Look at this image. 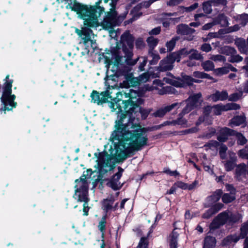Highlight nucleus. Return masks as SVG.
<instances>
[{
    "instance_id": "25",
    "label": "nucleus",
    "mask_w": 248,
    "mask_h": 248,
    "mask_svg": "<svg viewBox=\"0 0 248 248\" xmlns=\"http://www.w3.org/2000/svg\"><path fill=\"white\" fill-rule=\"evenodd\" d=\"M177 31L179 34H188L193 33L195 30L189 28L187 25L182 24L178 26Z\"/></svg>"
},
{
    "instance_id": "7",
    "label": "nucleus",
    "mask_w": 248,
    "mask_h": 248,
    "mask_svg": "<svg viewBox=\"0 0 248 248\" xmlns=\"http://www.w3.org/2000/svg\"><path fill=\"white\" fill-rule=\"evenodd\" d=\"M234 135L236 136L238 144L244 145L247 142V139L242 134L237 133L227 127H224L220 129V134L217 137V140L221 142H224L227 140L228 136Z\"/></svg>"
},
{
    "instance_id": "60",
    "label": "nucleus",
    "mask_w": 248,
    "mask_h": 248,
    "mask_svg": "<svg viewBox=\"0 0 248 248\" xmlns=\"http://www.w3.org/2000/svg\"><path fill=\"white\" fill-rule=\"evenodd\" d=\"M161 31V29L160 27L155 28L154 29L152 30L150 32V34L151 35H157Z\"/></svg>"
},
{
    "instance_id": "10",
    "label": "nucleus",
    "mask_w": 248,
    "mask_h": 248,
    "mask_svg": "<svg viewBox=\"0 0 248 248\" xmlns=\"http://www.w3.org/2000/svg\"><path fill=\"white\" fill-rule=\"evenodd\" d=\"M111 89H114V88L113 86H110L109 85L107 90L102 92L100 94H99L96 91H93L91 95L92 102L94 103L100 104L106 102L108 99L110 98L115 102L113 100L115 98L112 99L111 96V94L112 93V92L110 91Z\"/></svg>"
},
{
    "instance_id": "8",
    "label": "nucleus",
    "mask_w": 248,
    "mask_h": 248,
    "mask_svg": "<svg viewBox=\"0 0 248 248\" xmlns=\"http://www.w3.org/2000/svg\"><path fill=\"white\" fill-rule=\"evenodd\" d=\"M163 81L176 87H183L186 85H191L193 82L200 83L201 82V80L194 79L188 76H184L182 79L175 77L171 78H164Z\"/></svg>"
},
{
    "instance_id": "51",
    "label": "nucleus",
    "mask_w": 248,
    "mask_h": 248,
    "mask_svg": "<svg viewBox=\"0 0 248 248\" xmlns=\"http://www.w3.org/2000/svg\"><path fill=\"white\" fill-rule=\"evenodd\" d=\"M140 59V61H142L141 62L140 66H139V69L140 71H143L144 70V67L146 65L147 62V59L146 57H141L140 58H139Z\"/></svg>"
},
{
    "instance_id": "58",
    "label": "nucleus",
    "mask_w": 248,
    "mask_h": 248,
    "mask_svg": "<svg viewBox=\"0 0 248 248\" xmlns=\"http://www.w3.org/2000/svg\"><path fill=\"white\" fill-rule=\"evenodd\" d=\"M164 172L170 175V176H176L178 175L179 174V173L176 170L171 171L169 169L165 170H164Z\"/></svg>"
},
{
    "instance_id": "18",
    "label": "nucleus",
    "mask_w": 248,
    "mask_h": 248,
    "mask_svg": "<svg viewBox=\"0 0 248 248\" xmlns=\"http://www.w3.org/2000/svg\"><path fill=\"white\" fill-rule=\"evenodd\" d=\"M181 103H175L170 105L167 106L164 108H161L154 113L153 115L156 117H162L164 116L168 112L170 111L176 107H179Z\"/></svg>"
},
{
    "instance_id": "62",
    "label": "nucleus",
    "mask_w": 248,
    "mask_h": 248,
    "mask_svg": "<svg viewBox=\"0 0 248 248\" xmlns=\"http://www.w3.org/2000/svg\"><path fill=\"white\" fill-rule=\"evenodd\" d=\"M203 73L202 72L195 71L193 73V76L197 78H203Z\"/></svg>"
},
{
    "instance_id": "28",
    "label": "nucleus",
    "mask_w": 248,
    "mask_h": 248,
    "mask_svg": "<svg viewBox=\"0 0 248 248\" xmlns=\"http://www.w3.org/2000/svg\"><path fill=\"white\" fill-rule=\"evenodd\" d=\"M178 233L173 231L169 236L170 248H177Z\"/></svg>"
},
{
    "instance_id": "61",
    "label": "nucleus",
    "mask_w": 248,
    "mask_h": 248,
    "mask_svg": "<svg viewBox=\"0 0 248 248\" xmlns=\"http://www.w3.org/2000/svg\"><path fill=\"white\" fill-rule=\"evenodd\" d=\"M198 7V3H195L194 4L186 8V11L187 12H191L196 9Z\"/></svg>"
},
{
    "instance_id": "59",
    "label": "nucleus",
    "mask_w": 248,
    "mask_h": 248,
    "mask_svg": "<svg viewBox=\"0 0 248 248\" xmlns=\"http://www.w3.org/2000/svg\"><path fill=\"white\" fill-rule=\"evenodd\" d=\"M212 109H213V107L210 106H207L204 108L203 113L206 117H207V115L210 114Z\"/></svg>"
},
{
    "instance_id": "29",
    "label": "nucleus",
    "mask_w": 248,
    "mask_h": 248,
    "mask_svg": "<svg viewBox=\"0 0 248 248\" xmlns=\"http://www.w3.org/2000/svg\"><path fill=\"white\" fill-rule=\"evenodd\" d=\"M245 119L243 116H236L231 120L229 124L232 127L239 126L245 121Z\"/></svg>"
},
{
    "instance_id": "17",
    "label": "nucleus",
    "mask_w": 248,
    "mask_h": 248,
    "mask_svg": "<svg viewBox=\"0 0 248 248\" xmlns=\"http://www.w3.org/2000/svg\"><path fill=\"white\" fill-rule=\"evenodd\" d=\"M228 154L229 156V160L223 161L222 163L224 164L225 170L229 171L232 170L236 166L237 157L235 153L231 151H229Z\"/></svg>"
},
{
    "instance_id": "26",
    "label": "nucleus",
    "mask_w": 248,
    "mask_h": 248,
    "mask_svg": "<svg viewBox=\"0 0 248 248\" xmlns=\"http://www.w3.org/2000/svg\"><path fill=\"white\" fill-rule=\"evenodd\" d=\"M223 207V204L222 203H217L214 205L212 208L208 210V212H210V214L209 215H206V214H203L202 215V217L204 218H208L211 216L219 210H220Z\"/></svg>"
},
{
    "instance_id": "23",
    "label": "nucleus",
    "mask_w": 248,
    "mask_h": 248,
    "mask_svg": "<svg viewBox=\"0 0 248 248\" xmlns=\"http://www.w3.org/2000/svg\"><path fill=\"white\" fill-rule=\"evenodd\" d=\"M233 18L241 27L245 26L248 22V15L246 14L236 15L233 16Z\"/></svg>"
},
{
    "instance_id": "33",
    "label": "nucleus",
    "mask_w": 248,
    "mask_h": 248,
    "mask_svg": "<svg viewBox=\"0 0 248 248\" xmlns=\"http://www.w3.org/2000/svg\"><path fill=\"white\" fill-rule=\"evenodd\" d=\"M187 52V54L185 56L187 55L188 54H190L189 59L190 60H200L202 58L201 55L198 52V51L196 50L191 49L190 51H188L186 49H185Z\"/></svg>"
},
{
    "instance_id": "52",
    "label": "nucleus",
    "mask_w": 248,
    "mask_h": 248,
    "mask_svg": "<svg viewBox=\"0 0 248 248\" xmlns=\"http://www.w3.org/2000/svg\"><path fill=\"white\" fill-rule=\"evenodd\" d=\"M227 238L228 240L231 242H233L235 243L237 242L240 239H242L241 237H240V235L238 236L236 234L229 236Z\"/></svg>"
},
{
    "instance_id": "50",
    "label": "nucleus",
    "mask_w": 248,
    "mask_h": 248,
    "mask_svg": "<svg viewBox=\"0 0 248 248\" xmlns=\"http://www.w3.org/2000/svg\"><path fill=\"white\" fill-rule=\"evenodd\" d=\"M227 150V147L225 145H222L220 147V150H219V155L220 156V157L224 159L226 158V152Z\"/></svg>"
},
{
    "instance_id": "9",
    "label": "nucleus",
    "mask_w": 248,
    "mask_h": 248,
    "mask_svg": "<svg viewBox=\"0 0 248 248\" xmlns=\"http://www.w3.org/2000/svg\"><path fill=\"white\" fill-rule=\"evenodd\" d=\"M121 41L123 44V50L125 56L127 58H131L133 55V37L128 32H125L121 36Z\"/></svg>"
},
{
    "instance_id": "63",
    "label": "nucleus",
    "mask_w": 248,
    "mask_h": 248,
    "mask_svg": "<svg viewBox=\"0 0 248 248\" xmlns=\"http://www.w3.org/2000/svg\"><path fill=\"white\" fill-rule=\"evenodd\" d=\"M240 25L237 23V24H236L234 25L232 27H231L229 29L228 32H233V31H238L240 29V27L239 26Z\"/></svg>"
},
{
    "instance_id": "15",
    "label": "nucleus",
    "mask_w": 248,
    "mask_h": 248,
    "mask_svg": "<svg viewBox=\"0 0 248 248\" xmlns=\"http://www.w3.org/2000/svg\"><path fill=\"white\" fill-rule=\"evenodd\" d=\"M123 171V170L119 167V171L113 176L108 183V186L114 190L118 189L122 186L123 184H121L119 180L122 176Z\"/></svg>"
},
{
    "instance_id": "11",
    "label": "nucleus",
    "mask_w": 248,
    "mask_h": 248,
    "mask_svg": "<svg viewBox=\"0 0 248 248\" xmlns=\"http://www.w3.org/2000/svg\"><path fill=\"white\" fill-rule=\"evenodd\" d=\"M148 73H144L140 75L139 78H134L132 75H129L125 78V80L123 81L122 86L124 88H128L131 86L135 87L138 85L140 82H146L149 78Z\"/></svg>"
},
{
    "instance_id": "27",
    "label": "nucleus",
    "mask_w": 248,
    "mask_h": 248,
    "mask_svg": "<svg viewBox=\"0 0 248 248\" xmlns=\"http://www.w3.org/2000/svg\"><path fill=\"white\" fill-rule=\"evenodd\" d=\"M175 185L177 187H179L182 188L183 189H189L191 190L193 189L197 184V182L196 181L194 182L192 184L187 185L186 183H184L181 181H179L176 182Z\"/></svg>"
},
{
    "instance_id": "21",
    "label": "nucleus",
    "mask_w": 248,
    "mask_h": 248,
    "mask_svg": "<svg viewBox=\"0 0 248 248\" xmlns=\"http://www.w3.org/2000/svg\"><path fill=\"white\" fill-rule=\"evenodd\" d=\"M235 44L237 46L239 50L241 53L247 54L248 51L247 43L245 39L238 38L235 41Z\"/></svg>"
},
{
    "instance_id": "22",
    "label": "nucleus",
    "mask_w": 248,
    "mask_h": 248,
    "mask_svg": "<svg viewBox=\"0 0 248 248\" xmlns=\"http://www.w3.org/2000/svg\"><path fill=\"white\" fill-rule=\"evenodd\" d=\"M215 108L219 109L220 110H222L223 111H228L230 110H237L240 108V106L239 105L231 103H228L225 105L219 106L217 105V106Z\"/></svg>"
},
{
    "instance_id": "36",
    "label": "nucleus",
    "mask_w": 248,
    "mask_h": 248,
    "mask_svg": "<svg viewBox=\"0 0 248 248\" xmlns=\"http://www.w3.org/2000/svg\"><path fill=\"white\" fill-rule=\"evenodd\" d=\"M248 234V221L244 223L240 229V237L244 238Z\"/></svg>"
},
{
    "instance_id": "55",
    "label": "nucleus",
    "mask_w": 248,
    "mask_h": 248,
    "mask_svg": "<svg viewBox=\"0 0 248 248\" xmlns=\"http://www.w3.org/2000/svg\"><path fill=\"white\" fill-rule=\"evenodd\" d=\"M212 49L210 45L208 44H204L201 46V49L205 52H209Z\"/></svg>"
},
{
    "instance_id": "48",
    "label": "nucleus",
    "mask_w": 248,
    "mask_h": 248,
    "mask_svg": "<svg viewBox=\"0 0 248 248\" xmlns=\"http://www.w3.org/2000/svg\"><path fill=\"white\" fill-rule=\"evenodd\" d=\"M148 242L146 238L143 237H141L138 246V248H148Z\"/></svg>"
},
{
    "instance_id": "53",
    "label": "nucleus",
    "mask_w": 248,
    "mask_h": 248,
    "mask_svg": "<svg viewBox=\"0 0 248 248\" xmlns=\"http://www.w3.org/2000/svg\"><path fill=\"white\" fill-rule=\"evenodd\" d=\"M139 109V108H138ZM139 110L141 115V117L143 119H146L148 116V114L150 112V110L149 109H141V108H139Z\"/></svg>"
},
{
    "instance_id": "20",
    "label": "nucleus",
    "mask_w": 248,
    "mask_h": 248,
    "mask_svg": "<svg viewBox=\"0 0 248 248\" xmlns=\"http://www.w3.org/2000/svg\"><path fill=\"white\" fill-rule=\"evenodd\" d=\"M226 188L228 190H231V194H224L222 198V201L224 203H229L232 202L235 199L234 190L231 185H226Z\"/></svg>"
},
{
    "instance_id": "56",
    "label": "nucleus",
    "mask_w": 248,
    "mask_h": 248,
    "mask_svg": "<svg viewBox=\"0 0 248 248\" xmlns=\"http://www.w3.org/2000/svg\"><path fill=\"white\" fill-rule=\"evenodd\" d=\"M217 23L215 20H214L213 22L211 23H209L207 24H206L202 27V29L203 30H207L210 29L211 27H212L214 25H216Z\"/></svg>"
},
{
    "instance_id": "46",
    "label": "nucleus",
    "mask_w": 248,
    "mask_h": 248,
    "mask_svg": "<svg viewBox=\"0 0 248 248\" xmlns=\"http://www.w3.org/2000/svg\"><path fill=\"white\" fill-rule=\"evenodd\" d=\"M243 58L239 55L236 54L232 55L229 58L228 61L231 62H238L242 61Z\"/></svg>"
},
{
    "instance_id": "44",
    "label": "nucleus",
    "mask_w": 248,
    "mask_h": 248,
    "mask_svg": "<svg viewBox=\"0 0 248 248\" xmlns=\"http://www.w3.org/2000/svg\"><path fill=\"white\" fill-rule=\"evenodd\" d=\"M222 192L221 190H217L209 199L213 201V202H217L220 198Z\"/></svg>"
},
{
    "instance_id": "42",
    "label": "nucleus",
    "mask_w": 248,
    "mask_h": 248,
    "mask_svg": "<svg viewBox=\"0 0 248 248\" xmlns=\"http://www.w3.org/2000/svg\"><path fill=\"white\" fill-rule=\"evenodd\" d=\"M243 92L240 91L238 93H234L228 96V99L231 101H236L242 97Z\"/></svg>"
},
{
    "instance_id": "6",
    "label": "nucleus",
    "mask_w": 248,
    "mask_h": 248,
    "mask_svg": "<svg viewBox=\"0 0 248 248\" xmlns=\"http://www.w3.org/2000/svg\"><path fill=\"white\" fill-rule=\"evenodd\" d=\"M185 48L170 54L166 58L161 60L159 63V68L161 71L170 70L173 67V63L176 61L180 62L182 57L187 54Z\"/></svg>"
},
{
    "instance_id": "19",
    "label": "nucleus",
    "mask_w": 248,
    "mask_h": 248,
    "mask_svg": "<svg viewBox=\"0 0 248 248\" xmlns=\"http://www.w3.org/2000/svg\"><path fill=\"white\" fill-rule=\"evenodd\" d=\"M210 98L214 102L218 100L223 101L228 99V93L226 91H222L221 92L216 91L215 93L210 96Z\"/></svg>"
},
{
    "instance_id": "38",
    "label": "nucleus",
    "mask_w": 248,
    "mask_h": 248,
    "mask_svg": "<svg viewBox=\"0 0 248 248\" xmlns=\"http://www.w3.org/2000/svg\"><path fill=\"white\" fill-rule=\"evenodd\" d=\"M114 200L112 199H106L103 202V207L106 211L112 208Z\"/></svg>"
},
{
    "instance_id": "31",
    "label": "nucleus",
    "mask_w": 248,
    "mask_h": 248,
    "mask_svg": "<svg viewBox=\"0 0 248 248\" xmlns=\"http://www.w3.org/2000/svg\"><path fill=\"white\" fill-rule=\"evenodd\" d=\"M221 52L230 57L233 54H236V50L232 47L225 46L221 48Z\"/></svg>"
},
{
    "instance_id": "14",
    "label": "nucleus",
    "mask_w": 248,
    "mask_h": 248,
    "mask_svg": "<svg viewBox=\"0 0 248 248\" xmlns=\"http://www.w3.org/2000/svg\"><path fill=\"white\" fill-rule=\"evenodd\" d=\"M229 215L228 212H224L219 214L211 224L210 228L215 229L226 222H229Z\"/></svg>"
},
{
    "instance_id": "54",
    "label": "nucleus",
    "mask_w": 248,
    "mask_h": 248,
    "mask_svg": "<svg viewBox=\"0 0 248 248\" xmlns=\"http://www.w3.org/2000/svg\"><path fill=\"white\" fill-rule=\"evenodd\" d=\"M184 0H170L167 2V5L170 6H174L180 4Z\"/></svg>"
},
{
    "instance_id": "30",
    "label": "nucleus",
    "mask_w": 248,
    "mask_h": 248,
    "mask_svg": "<svg viewBox=\"0 0 248 248\" xmlns=\"http://www.w3.org/2000/svg\"><path fill=\"white\" fill-rule=\"evenodd\" d=\"M216 243V239L211 236H207L204 240L203 248H214Z\"/></svg>"
},
{
    "instance_id": "37",
    "label": "nucleus",
    "mask_w": 248,
    "mask_h": 248,
    "mask_svg": "<svg viewBox=\"0 0 248 248\" xmlns=\"http://www.w3.org/2000/svg\"><path fill=\"white\" fill-rule=\"evenodd\" d=\"M149 55L152 58V59L150 61V64L151 65L156 64L158 60L160 59L159 55L157 53H154L153 51H149Z\"/></svg>"
},
{
    "instance_id": "4",
    "label": "nucleus",
    "mask_w": 248,
    "mask_h": 248,
    "mask_svg": "<svg viewBox=\"0 0 248 248\" xmlns=\"http://www.w3.org/2000/svg\"><path fill=\"white\" fill-rule=\"evenodd\" d=\"M127 12L123 15L117 16L115 10H110L107 13V15L103 21L101 22L102 27L109 31V35L111 37L115 38L117 36V32L113 30V27L117 26L125 17Z\"/></svg>"
},
{
    "instance_id": "45",
    "label": "nucleus",
    "mask_w": 248,
    "mask_h": 248,
    "mask_svg": "<svg viewBox=\"0 0 248 248\" xmlns=\"http://www.w3.org/2000/svg\"><path fill=\"white\" fill-rule=\"evenodd\" d=\"M210 59L216 62H224L226 61V58L225 57L221 55H212Z\"/></svg>"
},
{
    "instance_id": "41",
    "label": "nucleus",
    "mask_w": 248,
    "mask_h": 248,
    "mask_svg": "<svg viewBox=\"0 0 248 248\" xmlns=\"http://www.w3.org/2000/svg\"><path fill=\"white\" fill-rule=\"evenodd\" d=\"M106 217L104 216L102 217L98 224V229L102 232V235H104L106 229Z\"/></svg>"
},
{
    "instance_id": "43",
    "label": "nucleus",
    "mask_w": 248,
    "mask_h": 248,
    "mask_svg": "<svg viewBox=\"0 0 248 248\" xmlns=\"http://www.w3.org/2000/svg\"><path fill=\"white\" fill-rule=\"evenodd\" d=\"M146 41L150 47L152 49H153L158 43V40L152 36L148 37Z\"/></svg>"
},
{
    "instance_id": "34",
    "label": "nucleus",
    "mask_w": 248,
    "mask_h": 248,
    "mask_svg": "<svg viewBox=\"0 0 248 248\" xmlns=\"http://www.w3.org/2000/svg\"><path fill=\"white\" fill-rule=\"evenodd\" d=\"M202 66L205 71H209L214 69L215 65L211 61H206L202 63Z\"/></svg>"
},
{
    "instance_id": "24",
    "label": "nucleus",
    "mask_w": 248,
    "mask_h": 248,
    "mask_svg": "<svg viewBox=\"0 0 248 248\" xmlns=\"http://www.w3.org/2000/svg\"><path fill=\"white\" fill-rule=\"evenodd\" d=\"M225 0H213L206 1L203 3V10L207 14H210L212 12L211 3L219 4L224 2Z\"/></svg>"
},
{
    "instance_id": "1",
    "label": "nucleus",
    "mask_w": 248,
    "mask_h": 248,
    "mask_svg": "<svg viewBox=\"0 0 248 248\" xmlns=\"http://www.w3.org/2000/svg\"><path fill=\"white\" fill-rule=\"evenodd\" d=\"M142 92H137L132 89L127 93H124L128 100L124 101L119 98L122 96L121 93L117 92V96L108 106L112 111L116 110L117 119L115 121L114 129L109 139L111 142L108 155L102 152L98 154L96 160L98 169L101 173H104L112 170L114 168L113 160L116 159L123 161L135 152L141 150L148 145V129L138 124H128V113L135 111L138 105L142 103L140 98Z\"/></svg>"
},
{
    "instance_id": "3",
    "label": "nucleus",
    "mask_w": 248,
    "mask_h": 248,
    "mask_svg": "<svg viewBox=\"0 0 248 248\" xmlns=\"http://www.w3.org/2000/svg\"><path fill=\"white\" fill-rule=\"evenodd\" d=\"M87 177L83 175L79 179L75 181V193L74 197L78 202H83L84 215L87 216L89 208L88 205L89 198L88 197V182Z\"/></svg>"
},
{
    "instance_id": "12",
    "label": "nucleus",
    "mask_w": 248,
    "mask_h": 248,
    "mask_svg": "<svg viewBox=\"0 0 248 248\" xmlns=\"http://www.w3.org/2000/svg\"><path fill=\"white\" fill-rule=\"evenodd\" d=\"M153 89L158 90V93L159 94H175V89L171 86H163L162 83L160 81L156 80L154 81Z\"/></svg>"
},
{
    "instance_id": "13",
    "label": "nucleus",
    "mask_w": 248,
    "mask_h": 248,
    "mask_svg": "<svg viewBox=\"0 0 248 248\" xmlns=\"http://www.w3.org/2000/svg\"><path fill=\"white\" fill-rule=\"evenodd\" d=\"M114 56H115V61L114 62H113L112 60L108 62L106 66H107L108 71L110 70L114 75H117L119 69V65L121 64V62H123V59L124 61L126 60L124 58L120 57L118 54H115Z\"/></svg>"
},
{
    "instance_id": "47",
    "label": "nucleus",
    "mask_w": 248,
    "mask_h": 248,
    "mask_svg": "<svg viewBox=\"0 0 248 248\" xmlns=\"http://www.w3.org/2000/svg\"><path fill=\"white\" fill-rule=\"evenodd\" d=\"M238 155L239 157L242 158H248V146H247L245 147V148L240 150L238 153Z\"/></svg>"
},
{
    "instance_id": "49",
    "label": "nucleus",
    "mask_w": 248,
    "mask_h": 248,
    "mask_svg": "<svg viewBox=\"0 0 248 248\" xmlns=\"http://www.w3.org/2000/svg\"><path fill=\"white\" fill-rule=\"evenodd\" d=\"M176 40L175 38H172L169 42H167L166 46L168 51H170L173 49L175 46Z\"/></svg>"
},
{
    "instance_id": "40",
    "label": "nucleus",
    "mask_w": 248,
    "mask_h": 248,
    "mask_svg": "<svg viewBox=\"0 0 248 248\" xmlns=\"http://www.w3.org/2000/svg\"><path fill=\"white\" fill-rule=\"evenodd\" d=\"M214 73L217 76H222L229 73V68L227 66L218 68L214 70Z\"/></svg>"
},
{
    "instance_id": "2",
    "label": "nucleus",
    "mask_w": 248,
    "mask_h": 248,
    "mask_svg": "<svg viewBox=\"0 0 248 248\" xmlns=\"http://www.w3.org/2000/svg\"><path fill=\"white\" fill-rule=\"evenodd\" d=\"M9 76L7 75L5 78L6 81L2 89V95L0 97L2 105L0 111H3L4 114L6 110H11L17 106V103L15 102L16 96L12 93L13 81L9 80Z\"/></svg>"
},
{
    "instance_id": "35",
    "label": "nucleus",
    "mask_w": 248,
    "mask_h": 248,
    "mask_svg": "<svg viewBox=\"0 0 248 248\" xmlns=\"http://www.w3.org/2000/svg\"><path fill=\"white\" fill-rule=\"evenodd\" d=\"M228 215H229V223H235L238 221H239L242 217L241 215L239 214H232L230 212H228Z\"/></svg>"
},
{
    "instance_id": "16",
    "label": "nucleus",
    "mask_w": 248,
    "mask_h": 248,
    "mask_svg": "<svg viewBox=\"0 0 248 248\" xmlns=\"http://www.w3.org/2000/svg\"><path fill=\"white\" fill-rule=\"evenodd\" d=\"M94 38V35L90 30L86 31L83 34V36H81V39L83 40L84 45L88 47L89 44H90L93 48L96 47V42Z\"/></svg>"
},
{
    "instance_id": "64",
    "label": "nucleus",
    "mask_w": 248,
    "mask_h": 248,
    "mask_svg": "<svg viewBox=\"0 0 248 248\" xmlns=\"http://www.w3.org/2000/svg\"><path fill=\"white\" fill-rule=\"evenodd\" d=\"M157 0H149L148 1H145L142 4L143 6L145 7L146 8L148 7L152 3L156 1Z\"/></svg>"
},
{
    "instance_id": "39",
    "label": "nucleus",
    "mask_w": 248,
    "mask_h": 248,
    "mask_svg": "<svg viewBox=\"0 0 248 248\" xmlns=\"http://www.w3.org/2000/svg\"><path fill=\"white\" fill-rule=\"evenodd\" d=\"M219 145V143L216 140H212L209 142L207 144L204 145V147L206 150L211 149L212 150H216Z\"/></svg>"
},
{
    "instance_id": "5",
    "label": "nucleus",
    "mask_w": 248,
    "mask_h": 248,
    "mask_svg": "<svg viewBox=\"0 0 248 248\" xmlns=\"http://www.w3.org/2000/svg\"><path fill=\"white\" fill-rule=\"evenodd\" d=\"M201 98L202 94L201 93L189 96L186 100V105L183 109L182 114H180V117L176 120L172 121V123L173 124V125L178 124L183 127L187 126V121L182 117V115L187 113L194 108L201 106L202 102Z\"/></svg>"
},
{
    "instance_id": "32",
    "label": "nucleus",
    "mask_w": 248,
    "mask_h": 248,
    "mask_svg": "<svg viewBox=\"0 0 248 248\" xmlns=\"http://www.w3.org/2000/svg\"><path fill=\"white\" fill-rule=\"evenodd\" d=\"M215 21L217 23V24H220L221 26H226L228 25V21L227 18L226 16L223 15H219Z\"/></svg>"
},
{
    "instance_id": "57",
    "label": "nucleus",
    "mask_w": 248,
    "mask_h": 248,
    "mask_svg": "<svg viewBox=\"0 0 248 248\" xmlns=\"http://www.w3.org/2000/svg\"><path fill=\"white\" fill-rule=\"evenodd\" d=\"M136 46L138 48H141L144 46L143 40L141 38H138L136 42Z\"/></svg>"
}]
</instances>
